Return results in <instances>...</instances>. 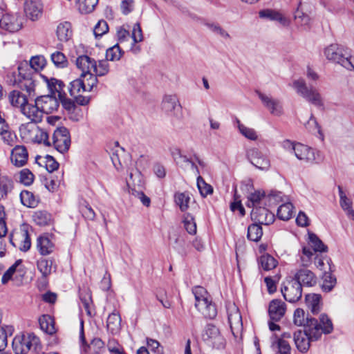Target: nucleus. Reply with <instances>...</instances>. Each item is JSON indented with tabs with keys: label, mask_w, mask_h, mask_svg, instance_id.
Segmentation results:
<instances>
[{
	"label": "nucleus",
	"mask_w": 354,
	"mask_h": 354,
	"mask_svg": "<svg viewBox=\"0 0 354 354\" xmlns=\"http://www.w3.org/2000/svg\"><path fill=\"white\" fill-rule=\"evenodd\" d=\"M46 61L44 56L37 55L32 57L30 64L21 63L18 66V73L15 72L7 75L8 81L10 84L17 85L23 91L28 93V95H35V77L39 75L38 71L46 65Z\"/></svg>",
	"instance_id": "f257e3e1"
},
{
	"label": "nucleus",
	"mask_w": 354,
	"mask_h": 354,
	"mask_svg": "<svg viewBox=\"0 0 354 354\" xmlns=\"http://www.w3.org/2000/svg\"><path fill=\"white\" fill-rule=\"evenodd\" d=\"M295 325L304 326L308 329L311 338L319 339L322 333L330 334L333 330V325L331 319L325 314L319 317V322L315 318L311 317L309 314L306 315L304 310L297 308L295 310L293 316Z\"/></svg>",
	"instance_id": "f03ea898"
},
{
	"label": "nucleus",
	"mask_w": 354,
	"mask_h": 354,
	"mask_svg": "<svg viewBox=\"0 0 354 354\" xmlns=\"http://www.w3.org/2000/svg\"><path fill=\"white\" fill-rule=\"evenodd\" d=\"M59 106V102L55 95H42L35 99V104L30 107L32 111H28V113L31 116V121L38 122L41 120L43 113H52L57 110Z\"/></svg>",
	"instance_id": "7ed1b4c3"
},
{
	"label": "nucleus",
	"mask_w": 354,
	"mask_h": 354,
	"mask_svg": "<svg viewBox=\"0 0 354 354\" xmlns=\"http://www.w3.org/2000/svg\"><path fill=\"white\" fill-rule=\"evenodd\" d=\"M327 59L340 64L349 71H354V57L348 48L338 44H331L324 49Z\"/></svg>",
	"instance_id": "20e7f679"
},
{
	"label": "nucleus",
	"mask_w": 354,
	"mask_h": 354,
	"mask_svg": "<svg viewBox=\"0 0 354 354\" xmlns=\"http://www.w3.org/2000/svg\"><path fill=\"white\" fill-rule=\"evenodd\" d=\"M12 348L15 354H26L30 351L35 354L42 353L39 338L32 333L17 335L12 340Z\"/></svg>",
	"instance_id": "39448f33"
},
{
	"label": "nucleus",
	"mask_w": 354,
	"mask_h": 354,
	"mask_svg": "<svg viewBox=\"0 0 354 354\" xmlns=\"http://www.w3.org/2000/svg\"><path fill=\"white\" fill-rule=\"evenodd\" d=\"M193 294L195 297V307L205 318L214 319L217 315V310L214 304L210 299L207 290L201 286L193 288Z\"/></svg>",
	"instance_id": "423d86ee"
},
{
	"label": "nucleus",
	"mask_w": 354,
	"mask_h": 354,
	"mask_svg": "<svg viewBox=\"0 0 354 354\" xmlns=\"http://www.w3.org/2000/svg\"><path fill=\"white\" fill-rule=\"evenodd\" d=\"M291 86L299 96L315 106L320 108L324 106L322 95L318 90L313 86H308L304 79L294 80Z\"/></svg>",
	"instance_id": "0eeeda50"
},
{
	"label": "nucleus",
	"mask_w": 354,
	"mask_h": 354,
	"mask_svg": "<svg viewBox=\"0 0 354 354\" xmlns=\"http://www.w3.org/2000/svg\"><path fill=\"white\" fill-rule=\"evenodd\" d=\"M202 339L207 346L212 348L221 349L225 345V339L220 330L212 324L205 326L202 333Z\"/></svg>",
	"instance_id": "6e6552de"
},
{
	"label": "nucleus",
	"mask_w": 354,
	"mask_h": 354,
	"mask_svg": "<svg viewBox=\"0 0 354 354\" xmlns=\"http://www.w3.org/2000/svg\"><path fill=\"white\" fill-rule=\"evenodd\" d=\"M294 153L299 160L310 164H319L324 159L319 151L301 143H297Z\"/></svg>",
	"instance_id": "1a4fd4ad"
},
{
	"label": "nucleus",
	"mask_w": 354,
	"mask_h": 354,
	"mask_svg": "<svg viewBox=\"0 0 354 354\" xmlns=\"http://www.w3.org/2000/svg\"><path fill=\"white\" fill-rule=\"evenodd\" d=\"M22 93L19 91L14 90L9 93L8 100L12 106L20 108L22 113L30 120L31 116L28 113V111H32L30 107L32 104H29V100L34 99V97H30L28 93Z\"/></svg>",
	"instance_id": "9d476101"
},
{
	"label": "nucleus",
	"mask_w": 354,
	"mask_h": 354,
	"mask_svg": "<svg viewBox=\"0 0 354 354\" xmlns=\"http://www.w3.org/2000/svg\"><path fill=\"white\" fill-rule=\"evenodd\" d=\"M281 290L284 299L290 303L299 301L302 296L301 284L294 278L284 281Z\"/></svg>",
	"instance_id": "9b49d317"
},
{
	"label": "nucleus",
	"mask_w": 354,
	"mask_h": 354,
	"mask_svg": "<svg viewBox=\"0 0 354 354\" xmlns=\"http://www.w3.org/2000/svg\"><path fill=\"white\" fill-rule=\"evenodd\" d=\"M10 242L16 248L23 252H27L31 247V240L28 234V226L23 225L20 231L10 234Z\"/></svg>",
	"instance_id": "f8f14e48"
},
{
	"label": "nucleus",
	"mask_w": 354,
	"mask_h": 354,
	"mask_svg": "<svg viewBox=\"0 0 354 354\" xmlns=\"http://www.w3.org/2000/svg\"><path fill=\"white\" fill-rule=\"evenodd\" d=\"M53 145L55 149L62 153L69 149L71 136L67 128L64 127L57 128L53 135Z\"/></svg>",
	"instance_id": "ddd939ff"
},
{
	"label": "nucleus",
	"mask_w": 354,
	"mask_h": 354,
	"mask_svg": "<svg viewBox=\"0 0 354 354\" xmlns=\"http://www.w3.org/2000/svg\"><path fill=\"white\" fill-rule=\"evenodd\" d=\"M247 159L257 169L268 171L270 167V161L268 156L257 148L248 149L245 152Z\"/></svg>",
	"instance_id": "4468645a"
},
{
	"label": "nucleus",
	"mask_w": 354,
	"mask_h": 354,
	"mask_svg": "<svg viewBox=\"0 0 354 354\" xmlns=\"http://www.w3.org/2000/svg\"><path fill=\"white\" fill-rule=\"evenodd\" d=\"M251 218L256 223L268 225L272 223L274 216L267 208L260 206L252 209Z\"/></svg>",
	"instance_id": "2eb2a0df"
},
{
	"label": "nucleus",
	"mask_w": 354,
	"mask_h": 354,
	"mask_svg": "<svg viewBox=\"0 0 354 354\" xmlns=\"http://www.w3.org/2000/svg\"><path fill=\"white\" fill-rule=\"evenodd\" d=\"M37 249L42 256L48 255L53 253L55 249L53 241V235L43 234L37 239Z\"/></svg>",
	"instance_id": "dca6fc26"
},
{
	"label": "nucleus",
	"mask_w": 354,
	"mask_h": 354,
	"mask_svg": "<svg viewBox=\"0 0 354 354\" xmlns=\"http://www.w3.org/2000/svg\"><path fill=\"white\" fill-rule=\"evenodd\" d=\"M309 334L310 331H308V329H305L304 330H298L294 333L293 339L297 349L301 353H306L308 351L310 342L317 340L311 338Z\"/></svg>",
	"instance_id": "f3484780"
},
{
	"label": "nucleus",
	"mask_w": 354,
	"mask_h": 354,
	"mask_svg": "<svg viewBox=\"0 0 354 354\" xmlns=\"http://www.w3.org/2000/svg\"><path fill=\"white\" fill-rule=\"evenodd\" d=\"M44 5L41 0H27L24 5V12L32 21L37 20L42 15Z\"/></svg>",
	"instance_id": "a211bd4d"
},
{
	"label": "nucleus",
	"mask_w": 354,
	"mask_h": 354,
	"mask_svg": "<svg viewBox=\"0 0 354 354\" xmlns=\"http://www.w3.org/2000/svg\"><path fill=\"white\" fill-rule=\"evenodd\" d=\"M59 100L62 103L64 109L70 115L69 118L73 121H79L82 118V109L77 106L75 102L73 100L67 98L66 94L63 95V97L59 98Z\"/></svg>",
	"instance_id": "6ab92c4d"
},
{
	"label": "nucleus",
	"mask_w": 354,
	"mask_h": 354,
	"mask_svg": "<svg viewBox=\"0 0 354 354\" xmlns=\"http://www.w3.org/2000/svg\"><path fill=\"white\" fill-rule=\"evenodd\" d=\"M286 310V304L281 299L272 300L268 306V315L270 320L274 322L280 321L284 316Z\"/></svg>",
	"instance_id": "aec40b11"
},
{
	"label": "nucleus",
	"mask_w": 354,
	"mask_h": 354,
	"mask_svg": "<svg viewBox=\"0 0 354 354\" xmlns=\"http://www.w3.org/2000/svg\"><path fill=\"white\" fill-rule=\"evenodd\" d=\"M257 93L263 105L272 115H280L282 114L283 108L279 100L273 99L270 96L266 95L260 91H257Z\"/></svg>",
	"instance_id": "412c9836"
},
{
	"label": "nucleus",
	"mask_w": 354,
	"mask_h": 354,
	"mask_svg": "<svg viewBox=\"0 0 354 354\" xmlns=\"http://www.w3.org/2000/svg\"><path fill=\"white\" fill-rule=\"evenodd\" d=\"M294 279L303 286L312 287L317 283L315 274L310 270L304 268L299 269L295 274Z\"/></svg>",
	"instance_id": "4be33fe9"
},
{
	"label": "nucleus",
	"mask_w": 354,
	"mask_h": 354,
	"mask_svg": "<svg viewBox=\"0 0 354 354\" xmlns=\"http://www.w3.org/2000/svg\"><path fill=\"white\" fill-rule=\"evenodd\" d=\"M28 153L26 148L22 145H17L11 152V161L17 167L24 166L28 160Z\"/></svg>",
	"instance_id": "5701e85b"
},
{
	"label": "nucleus",
	"mask_w": 354,
	"mask_h": 354,
	"mask_svg": "<svg viewBox=\"0 0 354 354\" xmlns=\"http://www.w3.org/2000/svg\"><path fill=\"white\" fill-rule=\"evenodd\" d=\"M96 61L87 55H81L76 59V66L82 71V76L93 73Z\"/></svg>",
	"instance_id": "b1692460"
},
{
	"label": "nucleus",
	"mask_w": 354,
	"mask_h": 354,
	"mask_svg": "<svg viewBox=\"0 0 354 354\" xmlns=\"http://www.w3.org/2000/svg\"><path fill=\"white\" fill-rule=\"evenodd\" d=\"M259 16L261 19L270 21H276L283 26H288V20L279 11L272 9H263L259 12Z\"/></svg>",
	"instance_id": "393cba45"
},
{
	"label": "nucleus",
	"mask_w": 354,
	"mask_h": 354,
	"mask_svg": "<svg viewBox=\"0 0 354 354\" xmlns=\"http://www.w3.org/2000/svg\"><path fill=\"white\" fill-rule=\"evenodd\" d=\"M0 27L6 30L14 32L21 28V24L15 16L5 15L0 19Z\"/></svg>",
	"instance_id": "a878e982"
},
{
	"label": "nucleus",
	"mask_w": 354,
	"mask_h": 354,
	"mask_svg": "<svg viewBox=\"0 0 354 354\" xmlns=\"http://www.w3.org/2000/svg\"><path fill=\"white\" fill-rule=\"evenodd\" d=\"M37 268L42 277L46 278L51 274L53 268L56 269V266L53 259L40 258L37 261Z\"/></svg>",
	"instance_id": "bb28decb"
},
{
	"label": "nucleus",
	"mask_w": 354,
	"mask_h": 354,
	"mask_svg": "<svg viewBox=\"0 0 354 354\" xmlns=\"http://www.w3.org/2000/svg\"><path fill=\"white\" fill-rule=\"evenodd\" d=\"M35 161L39 166L44 167L49 173H52L59 167V163L50 155H46L45 157L37 156Z\"/></svg>",
	"instance_id": "cd10ccee"
},
{
	"label": "nucleus",
	"mask_w": 354,
	"mask_h": 354,
	"mask_svg": "<svg viewBox=\"0 0 354 354\" xmlns=\"http://www.w3.org/2000/svg\"><path fill=\"white\" fill-rule=\"evenodd\" d=\"M107 330L112 334H117L121 328V317L118 313L110 314L106 322Z\"/></svg>",
	"instance_id": "c85d7f7f"
},
{
	"label": "nucleus",
	"mask_w": 354,
	"mask_h": 354,
	"mask_svg": "<svg viewBox=\"0 0 354 354\" xmlns=\"http://www.w3.org/2000/svg\"><path fill=\"white\" fill-rule=\"evenodd\" d=\"M56 34L60 41H68L72 37L71 24L68 21L60 23L57 27Z\"/></svg>",
	"instance_id": "c756f323"
},
{
	"label": "nucleus",
	"mask_w": 354,
	"mask_h": 354,
	"mask_svg": "<svg viewBox=\"0 0 354 354\" xmlns=\"http://www.w3.org/2000/svg\"><path fill=\"white\" fill-rule=\"evenodd\" d=\"M315 264L323 273L334 271L335 266L333 264L331 259L327 256L317 255L315 257Z\"/></svg>",
	"instance_id": "7c9ffc66"
},
{
	"label": "nucleus",
	"mask_w": 354,
	"mask_h": 354,
	"mask_svg": "<svg viewBox=\"0 0 354 354\" xmlns=\"http://www.w3.org/2000/svg\"><path fill=\"white\" fill-rule=\"evenodd\" d=\"M39 322L41 329L46 333L49 335H53L55 333L56 329L55 327V321L50 315H42L39 318Z\"/></svg>",
	"instance_id": "2f4dec72"
},
{
	"label": "nucleus",
	"mask_w": 354,
	"mask_h": 354,
	"mask_svg": "<svg viewBox=\"0 0 354 354\" xmlns=\"http://www.w3.org/2000/svg\"><path fill=\"white\" fill-rule=\"evenodd\" d=\"M14 187L13 180L7 176H2L0 178V201L7 198Z\"/></svg>",
	"instance_id": "473e14b6"
},
{
	"label": "nucleus",
	"mask_w": 354,
	"mask_h": 354,
	"mask_svg": "<svg viewBox=\"0 0 354 354\" xmlns=\"http://www.w3.org/2000/svg\"><path fill=\"white\" fill-rule=\"evenodd\" d=\"M19 131L24 139L32 141L36 132H38V127L32 122L22 124L19 128Z\"/></svg>",
	"instance_id": "72a5a7b5"
},
{
	"label": "nucleus",
	"mask_w": 354,
	"mask_h": 354,
	"mask_svg": "<svg viewBox=\"0 0 354 354\" xmlns=\"http://www.w3.org/2000/svg\"><path fill=\"white\" fill-rule=\"evenodd\" d=\"M189 192H176L174 195V201L182 212H185L189 208L190 201Z\"/></svg>",
	"instance_id": "f704fd0d"
},
{
	"label": "nucleus",
	"mask_w": 354,
	"mask_h": 354,
	"mask_svg": "<svg viewBox=\"0 0 354 354\" xmlns=\"http://www.w3.org/2000/svg\"><path fill=\"white\" fill-rule=\"evenodd\" d=\"M86 82L84 80H82L81 76L70 83L68 87L69 93L71 96H76L86 91Z\"/></svg>",
	"instance_id": "c9c22d12"
},
{
	"label": "nucleus",
	"mask_w": 354,
	"mask_h": 354,
	"mask_svg": "<svg viewBox=\"0 0 354 354\" xmlns=\"http://www.w3.org/2000/svg\"><path fill=\"white\" fill-rule=\"evenodd\" d=\"M249 204L248 207H252V209L256 207H260L263 201H267V196L265 192L261 190H257L254 193L248 196Z\"/></svg>",
	"instance_id": "e433bc0d"
},
{
	"label": "nucleus",
	"mask_w": 354,
	"mask_h": 354,
	"mask_svg": "<svg viewBox=\"0 0 354 354\" xmlns=\"http://www.w3.org/2000/svg\"><path fill=\"white\" fill-rule=\"evenodd\" d=\"M97 3L98 0H76L78 10L82 14L92 12Z\"/></svg>",
	"instance_id": "4c0bfd02"
},
{
	"label": "nucleus",
	"mask_w": 354,
	"mask_h": 354,
	"mask_svg": "<svg viewBox=\"0 0 354 354\" xmlns=\"http://www.w3.org/2000/svg\"><path fill=\"white\" fill-rule=\"evenodd\" d=\"M34 222L39 226L49 225L51 223V214L46 211H37L32 215Z\"/></svg>",
	"instance_id": "58836bf2"
},
{
	"label": "nucleus",
	"mask_w": 354,
	"mask_h": 354,
	"mask_svg": "<svg viewBox=\"0 0 354 354\" xmlns=\"http://www.w3.org/2000/svg\"><path fill=\"white\" fill-rule=\"evenodd\" d=\"M309 245L315 252H326L328 247L324 245L322 240L314 233H308Z\"/></svg>",
	"instance_id": "ea45409f"
},
{
	"label": "nucleus",
	"mask_w": 354,
	"mask_h": 354,
	"mask_svg": "<svg viewBox=\"0 0 354 354\" xmlns=\"http://www.w3.org/2000/svg\"><path fill=\"white\" fill-rule=\"evenodd\" d=\"M321 297L319 295H306V301L308 308L313 315H317L320 311Z\"/></svg>",
	"instance_id": "a19ab883"
},
{
	"label": "nucleus",
	"mask_w": 354,
	"mask_h": 354,
	"mask_svg": "<svg viewBox=\"0 0 354 354\" xmlns=\"http://www.w3.org/2000/svg\"><path fill=\"white\" fill-rule=\"evenodd\" d=\"M293 205L291 203L281 205L277 209V217L283 221H288L293 214Z\"/></svg>",
	"instance_id": "79ce46f5"
},
{
	"label": "nucleus",
	"mask_w": 354,
	"mask_h": 354,
	"mask_svg": "<svg viewBox=\"0 0 354 354\" xmlns=\"http://www.w3.org/2000/svg\"><path fill=\"white\" fill-rule=\"evenodd\" d=\"M263 235V230L261 225L253 223L248 227V239L252 241L258 242Z\"/></svg>",
	"instance_id": "37998d69"
},
{
	"label": "nucleus",
	"mask_w": 354,
	"mask_h": 354,
	"mask_svg": "<svg viewBox=\"0 0 354 354\" xmlns=\"http://www.w3.org/2000/svg\"><path fill=\"white\" fill-rule=\"evenodd\" d=\"M178 102V100L176 95H166L162 102V109L165 112H171L175 109Z\"/></svg>",
	"instance_id": "c03bdc74"
},
{
	"label": "nucleus",
	"mask_w": 354,
	"mask_h": 354,
	"mask_svg": "<svg viewBox=\"0 0 354 354\" xmlns=\"http://www.w3.org/2000/svg\"><path fill=\"white\" fill-rule=\"evenodd\" d=\"M259 263L264 270L268 271L277 266V261L273 257L266 254L260 257Z\"/></svg>",
	"instance_id": "a18cd8bd"
},
{
	"label": "nucleus",
	"mask_w": 354,
	"mask_h": 354,
	"mask_svg": "<svg viewBox=\"0 0 354 354\" xmlns=\"http://www.w3.org/2000/svg\"><path fill=\"white\" fill-rule=\"evenodd\" d=\"M21 203L28 207H35L37 205L38 201L34 194L27 190H24L20 194Z\"/></svg>",
	"instance_id": "49530a36"
},
{
	"label": "nucleus",
	"mask_w": 354,
	"mask_h": 354,
	"mask_svg": "<svg viewBox=\"0 0 354 354\" xmlns=\"http://www.w3.org/2000/svg\"><path fill=\"white\" fill-rule=\"evenodd\" d=\"M333 272L323 273L322 290L325 292H330L335 287L337 283L336 278L332 274Z\"/></svg>",
	"instance_id": "de8ad7c7"
},
{
	"label": "nucleus",
	"mask_w": 354,
	"mask_h": 354,
	"mask_svg": "<svg viewBox=\"0 0 354 354\" xmlns=\"http://www.w3.org/2000/svg\"><path fill=\"white\" fill-rule=\"evenodd\" d=\"M50 59L54 65L57 68H63L68 66V61L65 55L60 51L52 53Z\"/></svg>",
	"instance_id": "09e8293b"
},
{
	"label": "nucleus",
	"mask_w": 354,
	"mask_h": 354,
	"mask_svg": "<svg viewBox=\"0 0 354 354\" xmlns=\"http://www.w3.org/2000/svg\"><path fill=\"white\" fill-rule=\"evenodd\" d=\"M295 20L297 25L304 27V29H308L310 28V17L299 9H297L295 12Z\"/></svg>",
	"instance_id": "8fccbe9b"
},
{
	"label": "nucleus",
	"mask_w": 354,
	"mask_h": 354,
	"mask_svg": "<svg viewBox=\"0 0 354 354\" xmlns=\"http://www.w3.org/2000/svg\"><path fill=\"white\" fill-rule=\"evenodd\" d=\"M173 158L176 163L184 170L189 169V164H190L191 160L189 159L186 156L181 153L180 151L176 150L173 152Z\"/></svg>",
	"instance_id": "3c124183"
},
{
	"label": "nucleus",
	"mask_w": 354,
	"mask_h": 354,
	"mask_svg": "<svg viewBox=\"0 0 354 354\" xmlns=\"http://www.w3.org/2000/svg\"><path fill=\"white\" fill-rule=\"evenodd\" d=\"M122 55V50L120 49L119 45L117 44L106 50V60L116 61L121 58Z\"/></svg>",
	"instance_id": "603ef678"
},
{
	"label": "nucleus",
	"mask_w": 354,
	"mask_h": 354,
	"mask_svg": "<svg viewBox=\"0 0 354 354\" xmlns=\"http://www.w3.org/2000/svg\"><path fill=\"white\" fill-rule=\"evenodd\" d=\"M184 227L186 231L190 234H194L196 232V224L194 217L190 214H187L183 218Z\"/></svg>",
	"instance_id": "864d4df0"
},
{
	"label": "nucleus",
	"mask_w": 354,
	"mask_h": 354,
	"mask_svg": "<svg viewBox=\"0 0 354 354\" xmlns=\"http://www.w3.org/2000/svg\"><path fill=\"white\" fill-rule=\"evenodd\" d=\"M197 186L203 197H205L213 192L212 187L207 184L201 176L197 177Z\"/></svg>",
	"instance_id": "5fc2aeb1"
},
{
	"label": "nucleus",
	"mask_w": 354,
	"mask_h": 354,
	"mask_svg": "<svg viewBox=\"0 0 354 354\" xmlns=\"http://www.w3.org/2000/svg\"><path fill=\"white\" fill-rule=\"evenodd\" d=\"M12 328L11 326L0 327V352L3 351L8 344V334H12Z\"/></svg>",
	"instance_id": "6e6d98bb"
},
{
	"label": "nucleus",
	"mask_w": 354,
	"mask_h": 354,
	"mask_svg": "<svg viewBox=\"0 0 354 354\" xmlns=\"http://www.w3.org/2000/svg\"><path fill=\"white\" fill-rule=\"evenodd\" d=\"M81 77L82 78V80H85L86 86L85 88L86 91H91L93 88L96 86L97 83V75H95L94 73L85 74V75L84 76L81 75Z\"/></svg>",
	"instance_id": "4d7b16f0"
},
{
	"label": "nucleus",
	"mask_w": 354,
	"mask_h": 354,
	"mask_svg": "<svg viewBox=\"0 0 354 354\" xmlns=\"http://www.w3.org/2000/svg\"><path fill=\"white\" fill-rule=\"evenodd\" d=\"M94 71L93 73L97 76H104L109 73V65L107 62V60H100L99 61L98 65H97V62L95 63Z\"/></svg>",
	"instance_id": "13d9d810"
},
{
	"label": "nucleus",
	"mask_w": 354,
	"mask_h": 354,
	"mask_svg": "<svg viewBox=\"0 0 354 354\" xmlns=\"http://www.w3.org/2000/svg\"><path fill=\"white\" fill-rule=\"evenodd\" d=\"M205 26L214 34L218 35L223 38H230V35L218 24L207 23Z\"/></svg>",
	"instance_id": "bf43d9fd"
},
{
	"label": "nucleus",
	"mask_w": 354,
	"mask_h": 354,
	"mask_svg": "<svg viewBox=\"0 0 354 354\" xmlns=\"http://www.w3.org/2000/svg\"><path fill=\"white\" fill-rule=\"evenodd\" d=\"M228 321L232 330H233L234 327L239 328L242 326V317L238 310H236L234 313L229 314Z\"/></svg>",
	"instance_id": "052dcab7"
},
{
	"label": "nucleus",
	"mask_w": 354,
	"mask_h": 354,
	"mask_svg": "<svg viewBox=\"0 0 354 354\" xmlns=\"http://www.w3.org/2000/svg\"><path fill=\"white\" fill-rule=\"evenodd\" d=\"M32 142L37 143H44L46 146H50V142L48 140V135L47 132L38 127V132H36L35 136Z\"/></svg>",
	"instance_id": "680f3d73"
},
{
	"label": "nucleus",
	"mask_w": 354,
	"mask_h": 354,
	"mask_svg": "<svg viewBox=\"0 0 354 354\" xmlns=\"http://www.w3.org/2000/svg\"><path fill=\"white\" fill-rule=\"evenodd\" d=\"M34 180L33 174L28 169H24L20 172L19 180L25 185H30Z\"/></svg>",
	"instance_id": "e2e57ef3"
},
{
	"label": "nucleus",
	"mask_w": 354,
	"mask_h": 354,
	"mask_svg": "<svg viewBox=\"0 0 354 354\" xmlns=\"http://www.w3.org/2000/svg\"><path fill=\"white\" fill-rule=\"evenodd\" d=\"M21 263V260L19 259L16 261L15 263L8 269V270L3 274L1 278V282L3 284L6 283L10 279H11L14 273L17 271V266Z\"/></svg>",
	"instance_id": "0e129e2a"
},
{
	"label": "nucleus",
	"mask_w": 354,
	"mask_h": 354,
	"mask_svg": "<svg viewBox=\"0 0 354 354\" xmlns=\"http://www.w3.org/2000/svg\"><path fill=\"white\" fill-rule=\"evenodd\" d=\"M240 133L250 140H257L258 138L257 133L254 129L249 128L246 126H241Z\"/></svg>",
	"instance_id": "69168bd1"
},
{
	"label": "nucleus",
	"mask_w": 354,
	"mask_h": 354,
	"mask_svg": "<svg viewBox=\"0 0 354 354\" xmlns=\"http://www.w3.org/2000/svg\"><path fill=\"white\" fill-rule=\"evenodd\" d=\"M109 30V26L106 21L100 20L94 27V34L95 37H100L106 33Z\"/></svg>",
	"instance_id": "338daca9"
},
{
	"label": "nucleus",
	"mask_w": 354,
	"mask_h": 354,
	"mask_svg": "<svg viewBox=\"0 0 354 354\" xmlns=\"http://www.w3.org/2000/svg\"><path fill=\"white\" fill-rule=\"evenodd\" d=\"M278 353L276 354H290V344L285 339H277V340Z\"/></svg>",
	"instance_id": "774afa93"
}]
</instances>
